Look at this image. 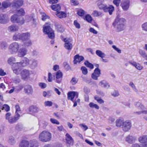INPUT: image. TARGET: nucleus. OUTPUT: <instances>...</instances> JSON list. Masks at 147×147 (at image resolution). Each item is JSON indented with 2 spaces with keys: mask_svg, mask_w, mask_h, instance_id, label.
<instances>
[{
  "mask_svg": "<svg viewBox=\"0 0 147 147\" xmlns=\"http://www.w3.org/2000/svg\"><path fill=\"white\" fill-rule=\"evenodd\" d=\"M121 0H114L113 1V3L116 6H119Z\"/></svg>",
  "mask_w": 147,
  "mask_h": 147,
  "instance_id": "nucleus-61",
  "label": "nucleus"
},
{
  "mask_svg": "<svg viewBox=\"0 0 147 147\" xmlns=\"http://www.w3.org/2000/svg\"><path fill=\"white\" fill-rule=\"evenodd\" d=\"M84 13L85 11L82 9H80L78 10L77 11V14L78 15L80 16H84Z\"/></svg>",
  "mask_w": 147,
  "mask_h": 147,
  "instance_id": "nucleus-54",
  "label": "nucleus"
},
{
  "mask_svg": "<svg viewBox=\"0 0 147 147\" xmlns=\"http://www.w3.org/2000/svg\"><path fill=\"white\" fill-rule=\"evenodd\" d=\"M89 106L91 108H95L96 109H99V107L96 104L91 102L89 104Z\"/></svg>",
  "mask_w": 147,
  "mask_h": 147,
  "instance_id": "nucleus-44",
  "label": "nucleus"
},
{
  "mask_svg": "<svg viewBox=\"0 0 147 147\" xmlns=\"http://www.w3.org/2000/svg\"><path fill=\"white\" fill-rule=\"evenodd\" d=\"M50 120L51 122L53 124L59 125L60 123L57 120L51 118Z\"/></svg>",
  "mask_w": 147,
  "mask_h": 147,
  "instance_id": "nucleus-58",
  "label": "nucleus"
},
{
  "mask_svg": "<svg viewBox=\"0 0 147 147\" xmlns=\"http://www.w3.org/2000/svg\"><path fill=\"white\" fill-rule=\"evenodd\" d=\"M28 51L27 49L25 47L19 48L17 52L18 56L20 57H23L27 55Z\"/></svg>",
  "mask_w": 147,
  "mask_h": 147,
  "instance_id": "nucleus-13",
  "label": "nucleus"
},
{
  "mask_svg": "<svg viewBox=\"0 0 147 147\" xmlns=\"http://www.w3.org/2000/svg\"><path fill=\"white\" fill-rule=\"evenodd\" d=\"M8 142L10 145H13L15 143V140L13 137L10 136L9 138Z\"/></svg>",
  "mask_w": 147,
  "mask_h": 147,
  "instance_id": "nucleus-41",
  "label": "nucleus"
},
{
  "mask_svg": "<svg viewBox=\"0 0 147 147\" xmlns=\"http://www.w3.org/2000/svg\"><path fill=\"white\" fill-rule=\"evenodd\" d=\"M39 85L41 88H44L47 86L46 84L44 83H40L39 84Z\"/></svg>",
  "mask_w": 147,
  "mask_h": 147,
  "instance_id": "nucleus-62",
  "label": "nucleus"
},
{
  "mask_svg": "<svg viewBox=\"0 0 147 147\" xmlns=\"http://www.w3.org/2000/svg\"><path fill=\"white\" fill-rule=\"evenodd\" d=\"M11 4V2L7 1L2 2L1 3V7H0V9L3 10L7 9L10 6Z\"/></svg>",
  "mask_w": 147,
  "mask_h": 147,
  "instance_id": "nucleus-22",
  "label": "nucleus"
},
{
  "mask_svg": "<svg viewBox=\"0 0 147 147\" xmlns=\"http://www.w3.org/2000/svg\"><path fill=\"white\" fill-rule=\"evenodd\" d=\"M57 16L59 18H61L66 17V14L64 12H57L56 14Z\"/></svg>",
  "mask_w": 147,
  "mask_h": 147,
  "instance_id": "nucleus-39",
  "label": "nucleus"
},
{
  "mask_svg": "<svg viewBox=\"0 0 147 147\" xmlns=\"http://www.w3.org/2000/svg\"><path fill=\"white\" fill-rule=\"evenodd\" d=\"M38 138L39 140L42 142H47L51 140L52 138V134L49 131L45 130L40 134Z\"/></svg>",
  "mask_w": 147,
  "mask_h": 147,
  "instance_id": "nucleus-5",
  "label": "nucleus"
},
{
  "mask_svg": "<svg viewBox=\"0 0 147 147\" xmlns=\"http://www.w3.org/2000/svg\"><path fill=\"white\" fill-rule=\"evenodd\" d=\"M30 61L28 58L25 57L21 62L13 63L12 65V69L13 72L17 75L19 74L20 71L21 67H25L29 65Z\"/></svg>",
  "mask_w": 147,
  "mask_h": 147,
  "instance_id": "nucleus-2",
  "label": "nucleus"
},
{
  "mask_svg": "<svg viewBox=\"0 0 147 147\" xmlns=\"http://www.w3.org/2000/svg\"><path fill=\"white\" fill-rule=\"evenodd\" d=\"M63 65L65 68V69L67 70H69L70 68V66L66 62L63 63Z\"/></svg>",
  "mask_w": 147,
  "mask_h": 147,
  "instance_id": "nucleus-59",
  "label": "nucleus"
},
{
  "mask_svg": "<svg viewBox=\"0 0 147 147\" xmlns=\"http://www.w3.org/2000/svg\"><path fill=\"white\" fill-rule=\"evenodd\" d=\"M23 3V0H13L12 5L13 7L18 8L22 6Z\"/></svg>",
  "mask_w": 147,
  "mask_h": 147,
  "instance_id": "nucleus-16",
  "label": "nucleus"
},
{
  "mask_svg": "<svg viewBox=\"0 0 147 147\" xmlns=\"http://www.w3.org/2000/svg\"><path fill=\"white\" fill-rule=\"evenodd\" d=\"M135 105L139 109L143 110L145 109V107L139 102H136L135 103Z\"/></svg>",
  "mask_w": 147,
  "mask_h": 147,
  "instance_id": "nucleus-35",
  "label": "nucleus"
},
{
  "mask_svg": "<svg viewBox=\"0 0 147 147\" xmlns=\"http://www.w3.org/2000/svg\"><path fill=\"white\" fill-rule=\"evenodd\" d=\"M20 74L22 79L24 80H27L30 78V71L26 69L22 70H21L20 73Z\"/></svg>",
  "mask_w": 147,
  "mask_h": 147,
  "instance_id": "nucleus-10",
  "label": "nucleus"
},
{
  "mask_svg": "<svg viewBox=\"0 0 147 147\" xmlns=\"http://www.w3.org/2000/svg\"><path fill=\"white\" fill-rule=\"evenodd\" d=\"M138 141L140 143L143 144V145L147 146V136L143 135L139 137Z\"/></svg>",
  "mask_w": 147,
  "mask_h": 147,
  "instance_id": "nucleus-19",
  "label": "nucleus"
},
{
  "mask_svg": "<svg viewBox=\"0 0 147 147\" xmlns=\"http://www.w3.org/2000/svg\"><path fill=\"white\" fill-rule=\"evenodd\" d=\"M23 88V86L22 85H19L15 88V91L16 92H19Z\"/></svg>",
  "mask_w": 147,
  "mask_h": 147,
  "instance_id": "nucleus-46",
  "label": "nucleus"
},
{
  "mask_svg": "<svg viewBox=\"0 0 147 147\" xmlns=\"http://www.w3.org/2000/svg\"><path fill=\"white\" fill-rule=\"evenodd\" d=\"M96 53L97 56L102 58L104 57L105 56V53H103L100 50H97L96 51Z\"/></svg>",
  "mask_w": 147,
  "mask_h": 147,
  "instance_id": "nucleus-38",
  "label": "nucleus"
},
{
  "mask_svg": "<svg viewBox=\"0 0 147 147\" xmlns=\"http://www.w3.org/2000/svg\"><path fill=\"white\" fill-rule=\"evenodd\" d=\"M24 42V44L26 47H28L31 45L32 42L29 39L26 41Z\"/></svg>",
  "mask_w": 147,
  "mask_h": 147,
  "instance_id": "nucleus-45",
  "label": "nucleus"
},
{
  "mask_svg": "<svg viewBox=\"0 0 147 147\" xmlns=\"http://www.w3.org/2000/svg\"><path fill=\"white\" fill-rule=\"evenodd\" d=\"M65 136L67 142L69 144L72 145L73 143L74 140L71 137L68 133L66 134Z\"/></svg>",
  "mask_w": 147,
  "mask_h": 147,
  "instance_id": "nucleus-27",
  "label": "nucleus"
},
{
  "mask_svg": "<svg viewBox=\"0 0 147 147\" xmlns=\"http://www.w3.org/2000/svg\"><path fill=\"white\" fill-rule=\"evenodd\" d=\"M54 78H55V74H52L50 73H48L47 80L49 82H52L53 80H54Z\"/></svg>",
  "mask_w": 147,
  "mask_h": 147,
  "instance_id": "nucleus-40",
  "label": "nucleus"
},
{
  "mask_svg": "<svg viewBox=\"0 0 147 147\" xmlns=\"http://www.w3.org/2000/svg\"><path fill=\"white\" fill-rule=\"evenodd\" d=\"M44 104L45 106V107H50L52 106L53 105V102L51 101H47L45 102Z\"/></svg>",
  "mask_w": 147,
  "mask_h": 147,
  "instance_id": "nucleus-56",
  "label": "nucleus"
},
{
  "mask_svg": "<svg viewBox=\"0 0 147 147\" xmlns=\"http://www.w3.org/2000/svg\"><path fill=\"white\" fill-rule=\"evenodd\" d=\"M25 12L24 9L22 8L17 10L16 13L14 14L11 17V21L13 23H17L19 24L22 25L24 22V20L22 17L24 15Z\"/></svg>",
  "mask_w": 147,
  "mask_h": 147,
  "instance_id": "nucleus-1",
  "label": "nucleus"
},
{
  "mask_svg": "<svg viewBox=\"0 0 147 147\" xmlns=\"http://www.w3.org/2000/svg\"><path fill=\"white\" fill-rule=\"evenodd\" d=\"M30 142L26 140H22L20 143L19 147H29Z\"/></svg>",
  "mask_w": 147,
  "mask_h": 147,
  "instance_id": "nucleus-28",
  "label": "nucleus"
},
{
  "mask_svg": "<svg viewBox=\"0 0 147 147\" xmlns=\"http://www.w3.org/2000/svg\"><path fill=\"white\" fill-rule=\"evenodd\" d=\"M41 15L42 17V19L43 21H45L46 19L49 18V17L44 13H42Z\"/></svg>",
  "mask_w": 147,
  "mask_h": 147,
  "instance_id": "nucleus-55",
  "label": "nucleus"
},
{
  "mask_svg": "<svg viewBox=\"0 0 147 147\" xmlns=\"http://www.w3.org/2000/svg\"><path fill=\"white\" fill-rule=\"evenodd\" d=\"M93 73L99 76L100 74V70L97 67L95 69Z\"/></svg>",
  "mask_w": 147,
  "mask_h": 147,
  "instance_id": "nucleus-53",
  "label": "nucleus"
},
{
  "mask_svg": "<svg viewBox=\"0 0 147 147\" xmlns=\"http://www.w3.org/2000/svg\"><path fill=\"white\" fill-rule=\"evenodd\" d=\"M81 70L82 73L84 75L88 73V70L86 67L82 66L81 67Z\"/></svg>",
  "mask_w": 147,
  "mask_h": 147,
  "instance_id": "nucleus-51",
  "label": "nucleus"
},
{
  "mask_svg": "<svg viewBox=\"0 0 147 147\" xmlns=\"http://www.w3.org/2000/svg\"><path fill=\"white\" fill-rule=\"evenodd\" d=\"M29 111L32 113H37L39 111V109L37 106L34 105L31 106L29 109Z\"/></svg>",
  "mask_w": 147,
  "mask_h": 147,
  "instance_id": "nucleus-31",
  "label": "nucleus"
},
{
  "mask_svg": "<svg viewBox=\"0 0 147 147\" xmlns=\"http://www.w3.org/2000/svg\"><path fill=\"white\" fill-rule=\"evenodd\" d=\"M124 122L125 121L123 119H119L116 121V125L118 127L122 126Z\"/></svg>",
  "mask_w": 147,
  "mask_h": 147,
  "instance_id": "nucleus-36",
  "label": "nucleus"
},
{
  "mask_svg": "<svg viewBox=\"0 0 147 147\" xmlns=\"http://www.w3.org/2000/svg\"><path fill=\"white\" fill-rule=\"evenodd\" d=\"M56 28L57 30L60 32H63L64 31V30L62 28L61 25H59L56 26Z\"/></svg>",
  "mask_w": 147,
  "mask_h": 147,
  "instance_id": "nucleus-63",
  "label": "nucleus"
},
{
  "mask_svg": "<svg viewBox=\"0 0 147 147\" xmlns=\"http://www.w3.org/2000/svg\"><path fill=\"white\" fill-rule=\"evenodd\" d=\"M78 80L75 78H72L70 82V83L72 85H74L75 84L77 83Z\"/></svg>",
  "mask_w": 147,
  "mask_h": 147,
  "instance_id": "nucleus-50",
  "label": "nucleus"
},
{
  "mask_svg": "<svg viewBox=\"0 0 147 147\" xmlns=\"http://www.w3.org/2000/svg\"><path fill=\"white\" fill-rule=\"evenodd\" d=\"M65 42L64 44V47L68 50H71L73 47V45L71 42L73 41V39L71 38H65L63 40Z\"/></svg>",
  "mask_w": 147,
  "mask_h": 147,
  "instance_id": "nucleus-11",
  "label": "nucleus"
},
{
  "mask_svg": "<svg viewBox=\"0 0 147 147\" xmlns=\"http://www.w3.org/2000/svg\"><path fill=\"white\" fill-rule=\"evenodd\" d=\"M126 22L125 18L117 17L113 23V25L115 28L117 32H120L125 29Z\"/></svg>",
  "mask_w": 147,
  "mask_h": 147,
  "instance_id": "nucleus-3",
  "label": "nucleus"
},
{
  "mask_svg": "<svg viewBox=\"0 0 147 147\" xmlns=\"http://www.w3.org/2000/svg\"><path fill=\"white\" fill-rule=\"evenodd\" d=\"M22 34L18 32L15 33L13 36V39L15 41H18L19 40H21Z\"/></svg>",
  "mask_w": 147,
  "mask_h": 147,
  "instance_id": "nucleus-32",
  "label": "nucleus"
},
{
  "mask_svg": "<svg viewBox=\"0 0 147 147\" xmlns=\"http://www.w3.org/2000/svg\"><path fill=\"white\" fill-rule=\"evenodd\" d=\"M129 0H122L121 4L122 9L124 11H127L129 7Z\"/></svg>",
  "mask_w": 147,
  "mask_h": 147,
  "instance_id": "nucleus-14",
  "label": "nucleus"
},
{
  "mask_svg": "<svg viewBox=\"0 0 147 147\" xmlns=\"http://www.w3.org/2000/svg\"><path fill=\"white\" fill-rule=\"evenodd\" d=\"M25 20L27 22L32 21L34 26H36V22L35 19L34 17V14H31L30 15H26L25 16Z\"/></svg>",
  "mask_w": 147,
  "mask_h": 147,
  "instance_id": "nucleus-15",
  "label": "nucleus"
},
{
  "mask_svg": "<svg viewBox=\"0 0 147 147\" xmlns=\"http://www.w3.org/2000/svg\"><path fill=\"white\" fill-rule=\"evenodd\" d=\"M15 108L16 109L15 114H19V113L20 111V107L18 104H16L15 106Z\"/></svg>",
  "mask_w": 147,
  "mask_h": 147,
  "instance_id": "nucleus-57",
  "label": "nucleus"
},
{
  "mask_svg": "<svg viewBox=\"0 0 147 147\" xmlns=\"http://www.w3.org/2000/svg\"><path fill=\"white\" fill-rule=\"evenodd\" d=\"M84 64L87 67L89 68L92 69L94 68L93 65L90 63L88 61H86L84 63Z\"/></svg>",
  "mask_w": 147,
  "mask_h": 147,
  "instance_id": "nucleus-48",
  "label": "nucleus"
},
{
  "mask_svg": "<svg viewBox=\"0 0 147 147\" xmlns=\"http://www.w3.org/2000/svg\"><path fill=\"white\" fill-rule=\"evenodd\" d=\"M19 27L16 24H13L9 26L8 28V30L9 32H13L18 30Z\"/></svg>",
  "mask_w": 147,
  "mask_h": 147,
  "instance_id": "nucleus-25",
  "label": "nucleus"
},
{
  "mask_svg": "<svg viewBox=\"0 0 147 147\" xmlns=\"http://www.w3.org/2000/svg\"><path fill=\"white\" fill-rule=\"evenodd\" d=\"M104 0H99L97 2V6L99 8L102 9L105 12H109L110 15H112L114 10V7L112 5L108 6L106 4L104 3Z\"/></svg>",
  "mask_w": 147,
  "mask_h": 147,
  "instance_id": "nucleus-4",
  "label": "nucleus"
},
{
  "mask_svg": "<svg viewBox=\"0 0 147 147\" xmlns=\"http://www.w3.org/2000/svg\"><path fill=\"white\" fill-rule=\"evenodd\" d=\"M136 139V137L130 135H128L125 138V141L129 144H132Z\"/></svg>",
  "mask_w": 147,
  "mask_h": 147,
  "instance_id": "nucleus-23",
  "label": "nucleus"
},
{
  "mask_svg": "<svg viewBox=\"0 0 147 147\" xmlns=\"http://www.w3.org/2000/svg\"><path fill=\"white\" fill-rule=\"evenodd\" d=\"M143 30L147 31V22L145 23L142 25Z\"/></svg>",
  "mask_w": 147,
  "mask_h": 147,
  "instance_id": "nucleus-60",
  "label": "nucleus"
},
{
  "mask_svg": "<svg viewBox=\"0 0 147 147\" xmlns=\"http://www.w3.org/2000/svg\"><path fill=\"white\" fill-rule=\"evenodd\" d=\"M29 147H38V144L37 141L32 140L30 141Z\"/></svg>",
  "mask_w": 147,
  "mask_h": 147,
  "instance_id": "nucleus-37",
  "label": "nucleus"
},
{
  "mask_svg": "<svg viewBox=\"0 0 147 147\" xmlns=\"http://www.w3.org/2000/svg\"><path fill=\"white\" fill-rule=\"evenodd\" d=\"M129 63L139 70H141L143 68V67L141 66L140 64L136 63L135 62H132L131 61H129Z\"/></svg>",
  "mask_w": 147,
  "mask_h": 147,
  "instance_id": "nucleus-29",
  "label": "nucleus"
},
{
  "mask_svg": "<svg viewBox=\"0 0 147 147\" xmlns=\"http://www.w3.org/2000/svg\"><path fill=\"white\" fill-rule=\"evenodd\" d=\"M44 32L48 35L49 37L51 39L54 38L55 37V34L53 31L50 27L49 25H45L43 29Z\"/></svg>",
  "mask_w": 147,
  "mask_h": 147,
  "instance_id": "nucleus-8",
  "label": "nucleus"
},
{
  "mask_svg": "<svg viewBox=\"0 0 147 147\" xmlns=\"http://www.w3.org/2000/svg\"><path fill=\"white\" fill-rule=\"evenodd\" d=\"M30 37V34L28 33H25L22 34L21 40L23 41L29 40Z\"/></svg>",
  "mask_w": 147,
  "mask_h": 147,
  "instance_id": "nucleus-30",
  "label": "nucleus"
},
{
  "mask_svg": "<svg viewBox=\"0 0 147 147\" xmlns=\"http://www.w3.org/2000/svg\"><path fill=\"white\" fill-rule=\"evenodd\" d=\"M20 45L17 42H13L9 46L8 50L9 53L11 54H16L19 49Z\"/></svg>",
  "mask_w": 147,
  "mask_h": 147,
  "instance_id": "nucleus-7",
  "label": "nucleus"
},
{
  "mask_svg": "<svg viewBox=\"0 0 147 147\" xmlns=\"http://www.w3.org/2000/svg\"><path fill=\"white\" fill-rule=\"evenodd\" d=\"M8 47V44L5 41H2L0 42V49L2 50H5Z\"/></svg>",
  "mask_w": 147,
  "mask_h": 147,
  "instance_id": "nucleus-33",
  "label": "nucleus"
},
{
  "mask_svg": "<svg viewBox=\"0 0 147 147\" xmlns=\"http://www.w3.org/2000/svg\"><path fill=\"white\" fill-rule=\"evenodd\" d=\"M68 99L71 100L74 102L73 105L74 107H76L77 103L76 101V99H77L78 96V93L76 92H70L67 94Z\"/></svg>",
  "mask_w": 147,
  "mask_h": 147,
  "instance_id": "nucleus-9",
  "label": "nucleus"
},
{
  "mask_svg": "<svg viewBox=\"0 0 147 147\" xmlns=\"http://www.w3.org/2000/svg\"><path fill=\"white\" fill-rule=\"evenodd\" d=\"M2 110H5L6 112H8L10 110L9 107L7 104L4 105L2 107Z\"/></svg>",
  "mask_w": 147,
  "mask_h": 147,
  "instance_id": "nucleus-47",
  "label": "nucleus"
},
{
  "mask_svg": "<svg viewBox=\"0 0 147 147\" xmlns=\"http://www.w3.org/2000/svg\"><path fill=\"white\" fill-rule=\"evenodd\" d=\"M85 19L89 22H91L92 21V17L89 15H87L86 16Z\"/></svg>",
  "mask_w": 147,
  "mask_h": 147,
  "instance_id": "nucleus-52",
  "label": "nucleus"
},
{
  "mask_svg": "<svg viewBox=\"0 0 147 147\" xmlns=\"http://www.w3.org/2000/svg\"><path fill=\"white\" fill-rule=\"evenodd\" d=\"M20 114H15L14 116H11V113L10 112L6 113L5 115V119L7 120L10 124H13L16 123L20 118Z\"/></svg>",
  "mask_w": 147,
  "mask_h": 147,
  "instance_id": "nucleus-6",
  "label": "nucleus"
},
{
  "mask_svg": "<svg viewBox=\"0 0 147 147\" xmlns=\"http://www.w3.org/2000/svg\"><path fill=\"white\" fill-rule=\"evenodd\" d=\"M102 13L96 10L94 11L92 13V15L95 17H97L101 15Z\"/></svg>",
  "mask_w": 147,
  "mask_h": 147,
  "instance_id": "nucleus-49",
  "label": "nucleus"
},
{
  "mask_svg": "<svg viewBox=\"0 0 147 147\" xmlns=\"http://www.w3.org/2000/svg\"><path fill=\"white\" fill-rule=\"evenodd\" d=\"M9 21L7 15L5 14H0V23L2 24H5Z\"/></svg>",
  "mask_w": 147,
  "mask_h": 147,
  "instance_id": "nucleus-20",
  "label": "nucleus"
},
{
  "mask_svg": "<svg viewBox=\"0 0 147 147\" xmlns=\"http://www.w3.org/2000/svg\"><path fill=\"white\" fill-rule=\"evenodd\" d=\"M84 59V57L83 56H80L78 55H76L74 57V63L76 64L77 63H80Z\"/></svg>",
  "mask_w": 147,
  "mask_h": 147,
  "instance_id": "nucleus-26",
  "label": "nucleus"
},
{
  "mask_svg": "<svg viewBox=\"0 0 147 147\" xmlns=\"http://www.w3.org/2000/svg\"><path fill=\"white\" fill-rule=\"evenodd\" d=\"M131 147H142L140 144L136 143L132 144Z\"/></svg>",
  "mask_w": 147,
  "mask_h": 147,
  "instance_id": "nucleus-64",
  "label": "nucleus"
},
{
  "mask_svg": "<svg viewBox=\"0 0 147 147\" xmlns=\"http://www.w3.org/2000/svg\"><path fill=\"white\" fill-rule=\"evenodd\" d=\"M38 65V61L35 59H33L31 60V62L29 64V67L31 69H34L37 67Z\"/></svg>",
  "mask_w": 147,
  "mask_h": 147,
  "instance_id": "nucleus-24",
  "label": "nucleus"
},
{
  "mask_svg": "<svg viewBox=\"0 0 147 147\" xmlns=\"http://www.w3.org/2000/svg\"><path fill=\"white\" fill-rule=\"evenodd\" d=\"M139 53L140 54L147 60V55L144 51L142 50H140Z\"/></svg>",
  "mask_w": 147,
  "mask_h": 147,
  "instance_id": "nucleus-43",
  "label": "nucleus"
},
{
  "mask_svg": "<svg viewBox=\"0 0 147 147\" xmlns=\"http://www.w3.org/2000/svg\"><path fill=\"white\" fill-rule=\"evenodd\" d=\"M16 61V59L14 57H9L7 60V62L10 65H11Z\"/></svg>",
  "mask_w": 147,
  "mask_h": 147,
  "instance_id": "nucleus-42",
  "label": "nucleus"
},
{
  "mask_svg": "<svg viewBox=\"0 0 147 147\" xmlns=\"http://www.w3.org/2000/svg\"><path fill=\"white\" fill-rule=\"evenodd\" d=\"M24 92L28 95H31L33 92V90L32 86L30 85L26 86L24 89Z\"/></svg>",
  "mask_w": 147,
  "mask_h": 147,
  "instance_id": "nucleus-18",
  "label": "nucleus"
},
{
  "mask_svg": "<svg viewBox=\"0 0 147 147\" xmlns=\"http://www.w3.org/2000/svg\"><path fill=\"white\" fill-rule=\"evenodd\" d=\"M56 77L54 78L55 82L58 83H60L61 81V78L62 76V73L60 71H57L55 74Z\"/></svg>",
  "mask_w": 147,
  "mask_h": 147,
  "instance_id": "nucleus-17",
  "label": "nucleus"
},
{
  "mask_svg": "<svg viewBox=\"0 0 147 147\" xmlns=\"http://www.w3.org/2000/svg\"><path fill=\"white\" fill-rule=\"evenodd\" d=\"M51 7L53 10L56 11L57 12L61 9V6L59 4L51 5Z\"/></svg>",
  "mask_w": 147,
  "mask_h": 147,
  "instance_id": "nucleus-34",
  "label": "nucleus"
},
{
  "mask_svg": "<svg viewBox=\"0 0 147 147\" xmlns=\"http://www.w3.org/2000/svg\"><path fill=\"white\" fill-rule=\"evenodd\" d=\"M98 85L102 88L107 89L109 88L110 87L109 83L105 80L100 81L98 84Z\"/></svg>",
  "mask_w": 147,
  "mask_h": 147,
  "instance_id": "nucleus-21",
  "label": "nucleus"
},
{
  "mask_svg": "<svg viewBox=\"0 0 147 147\" xmlns=\"http://www.w3.org/2000/svg\"><path fill=\"white\" fill-rule=\"evenodd\" d=\"M131 127V123L130 121L126 120L125 121L122 127L123 130L125 132L129 131Z\"/></svg>",
  "mask_w": 147,
  "mask_h": 147,
  "instance_id": "nucleus-12",
  "label": "nucleus"
}]
</instances>
